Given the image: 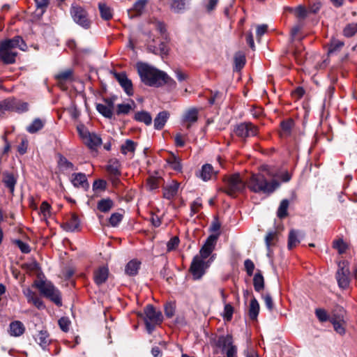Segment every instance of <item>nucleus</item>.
Segmentation results:
<instances>
[{
    "mask_svg": "<svg viewBox=\"0 0 357 357\" xmlns=\"http://www.w3.org/2000/svg\"><path fill=\"white\" fill-rule=\"evenodd\" d=\"M113 202L110 199H102L98 202V209L103 213L108 212L113 206Z\"/></svg>",
    "mask_w": 357,
    "mask_h": 357,
    "instance_id": "nucleus-37",
    "label": "nucleus"
},
{
    "mask_svg": "<svg viewBox=\"0 0 357 357\" xmlns=\"http://www.w3.org/2000/svg\"><path fill=\"white\" fill-rule=\"evenodd\" d=\"M215 175V172H214L212 165L210 164L204 165L202 167L200 172H199V177L204 181H209Z\"/></svg>",
    "mask_w": 357,
    "mask_h": 357,
    "instance_id": "nucleus-22",
    "label": "nucleus"
},
{
    "mask_svg": "<svg viewBox=\"0 0 357 357\" xmlns=\"http://www.w3.org/2000/svg\"><path fill=\"white\" fill-rule=\"evenodd\" d=\"M28 144L29 142L26 139L24 138L22 139L21 143L17 146V151L21 155H24L26 152Z\"/></svg>",
    "mask_w": 357,
    "mask_h": 357,
    "instance_id": "nucleus-61",
    "label": "nucleus"
},
{
    "mask_svg": "<svg viewBox=\"0 0 357 357\" xmlns=\"http://www.w3.org/2000/svg\"><path fill=\"white\" fill-rule=\"evenodd\" d=\"M253 285L256 291H261L264 287V280L260 271L255 273L253 278Z\"/></svg>",
    "mask_w": 357,
    "mask_h": 357,
    "instance_id": "nucleus-33",
    "label": "nucleus"
},
{
    "mask_svg": "<svg viewBox=\"0 0 357 357\" xmlns=\"http://www.w3.org/2000/svg\"><path fill=\"white\" fill-rule=\"evenodd\" d=\"M333 248L337 250L339 254H343L347 249V245L342 239H338L333 242Z\"/></svg>",
    "mask_w": 357,
    "mask_h": 357,
    "instance_id": "nucleus-49",
    "label": "nucleus"
},
{
    "mask_svg": "<svg viewBox=\"0 0 357 357\" xmlns=\"http://www.w3.org/2000/svg\"><path fill=\"white\" fill-rule=\"evenodd\" d=\"M40 214L45 219H47L51 215V206L47 202H43L40 207Z\"/></svg>",
    "mask_w": 357,
    "mask_h": 357,
    "instance_id": "nucleus-46",
    "label": "nucleus"
},
{
    "mask_svg": "<svg viewBox=\"0 0 357 357\" xmlns=\"http://www.w3.org/2000/svg\"><path fill=\"white\" fill-rule=\"evenodd\" d=\"M167 162L171 168L176 172H181L182 165L179 158L172 154L169 158L166 160Z\"/></svg>",
    "mask_w": 357,
    "mask_h": 357,
    "instance_id": "nucleus-35",
    "label": "nucleus"
},
{
    "mask_svg": "<svg viewBox=\"0 0 357 357\" xmlns=\"http://www.w3.org/2000/svg\"><path fill=\"white\" fill-rule=\"evenodd\" d=\"M223 191L229 196H235L241 192L245 188V183L241 179L239 174L230 175L225 178Z\"/></svg>",
    "mask_w": 357,
    "mask_h": 357,
    "instance_id": "nucleus-5",
    "label": "nucleus"
},
{
    "mask_svg": "<svg viewBox=\"0 0 357 357\" xmlns=\"http://www.w3.org/2000/svg\"><path fill=\"white\" fill-rule=\"evenodd\" d=\"M190 0H172L171 8L175 13H179L184 10Z\"/></svg>",
    "mask_w": 357,
    "mask_h": 357,
    "instance_id": "nucleus-38",
    "label": "nucleus"
},
{
    "mask_svg": "<svg viewBox=\"0 0 357 357\" xmlns=\"http://www.w3.org/2000/svg\"><path fill=\"white\" fill-rule=\"evenodd\" d=\"M300 232L298 231L291 229L289 231L288 237V248L289 250L296 247L300 243Z\"/></svg>",
    "mask_w": 357,
    "mask_h": 357,
    "instance_id": "nucleus-28",
    "label": "nucleus"
},
{
    "mask_svg": "<svg viewBox=\"0 0 357 357\" xmlns=\"http://www.w3.org/2000/svg\"><path fill=\"white\" fill-rule=\"evenodd\" d=\"M330 321L332 323L334 330L335 332L341 335L345 334V328L343 326V324L339 321H337L335 319L332 318L330 319Z\"/></svg>",
    "mask_w": 357,
    "mask_h": 357,
    "instance_id": "nucleus-45",
    "label": "nucleus"
},
{
    "mask_svg": "<svg viewBox=\"0 0 357 357\" xmlns=\"http://www.w3.org/2000/svg\"><path fill=\"white\" fill-rule=\"evenodd\" d=\"M214 255L210 259L204 261L200 257H194L190 267V271L194 280H199L205 274L206 268L213 260Z\"/></svg>",
    "mask_w": 357,
    "mask_h": 357,
    "instance_id": "nucleus-7",
    "label": "nucleus"
},
{
    "mask_svg": "<svg viewBox=\"0 0 357 357\" xmlns=\"http://www.w3.org/2000/svg\"><path fill=\"white\" fill-rule=\"evenodd\" d=\"M259 131L258 127L250 122H243L236 125L234 132L240 138L255 137Z\"/></svg>",
    "mask_w": 357,
    "mask_h": 357,
    "instance_id": "nucleus-9",
    "label": "nucleus"
},
{
    "mask_svg": "<svg viewBox=\"0 0 357 357\" xmlns=\"http://www.w3.org/2000/svg\"><path fill=\"white\" fill-rule=\"evenodd\" d=\"M25 332V327L20 321H12L9 325L8 333L11 336L20 337Z\"/></svg>",
    "mask_w": 357,
    "mask_h": 357,
    "instance_id": "nucleus-18",
    "label": "nucleus"
},
{
    "mask_svg": "<svg viewBox=\"0 0 357 357\" xmlns=\"http://www.w3.org/2000/svg\"><path fill=\"white\" fill-rule=\"evenodd\" d=\"M237 353V348L235 345L231 344L227 348V357H236Z\"/></svg>",
    "mask_w": 357,
    "mask_h": 357,
    "instance_id": "nucleus-64",
    "label": "nucleus"
},
{
    "mask_svg": "<svg viewBox=\"0 0 357 357\" xmlns=\"http://www.w3.org/2000/svg\"><path fill=\"white\" fill-rule=\"evenodd\" d=\"M248 188L255 193L272 194L280 185L275 179L268 181L261 173L252 174L246 181Z\"/></svg>",
    "mask_w": 357,
    "mask_h": 357,
    "instance_id": "nucleus-3",
    "label": "nucleus"
},
{
    "mask_svg": "<svg viewBox=\"0 0 357 357\" xmlns=\"http://www.w3.org/2000/svg\"><path fill=\"white\" fill-rule=\"evenodd\" d=\"M245 56L242 52H236L234 55V70L240 71L245 64Z\"/></svg>",
    "mask_w": 357,
    "mask_h": 357,
    "instance_id": "nucleus-32",
    "label": "nucleus"
},
{
    "mask_svg": "<svg viewBox=\"0 0 357 357\" xmlns=\"http://www.w3.org/2000/svg\"><path fill=\"white\" fill-rule=\"evenodd\" d=\"M136 67L141 80L146 85L158 86L163 84H168L170 86H176V82L166 73L148 63L137 62Z\"/></svg>",
    "mask_w": 357,
    "mask_h": 357,
    "instance_id": "nucleus-1",
    "label": "nucleus"
},
{
    "mask_svg": "<svg viewBox=\"0 0 357 357\" xmlns=\"http://www.w3.org/2000/svg\"><path fill=\"white\" fill-rule=\"evenodd\" d=\"M169 117V113L167 111H162L158 114L154 119V128L156 130H161L165 126Z\"/></svg>",
    "mask_w": 357,
    "mask_h": 357,
    "instance_id": "nucleus-21",
    "label": "nucleus"
},
{
    "mask_svg": "<svg viewBox=\"0 0 357 357\" xmlns=\"http://www.w3.org/2000/svg\"><path fill=\"white\" fill-rule=\"evenodd\" d=\"M16 48L22 51L26 50V45L20 36H15L0 42V60L6 64L14 63L17 52Z\"/></svg>",
    "mask_w": 357,
    "mask_h": 357,
    "instance_id": "nucleus-2",
    "label": "nucleus"
},
{
    "mask_svg": "<svg viewBox=\"0 0 357 357\" xmlns=\"http://www.w3.org/2000/svg\"><path fill=\"white\" fill-rule=\"evenodd\" d=\"M234 313V307L231 304H226L224 307L223 317L226 321H230Z\"/></svg>",
    "mask_w": 357,
    "mask_h": 357,
    "instance_id": "nucleus-52",
    "label": "nucleus"
},
{
    "mask_svg": "<svg viewBox=\"0 0 357 357\" xmlns=\"http://www.w3.org/2000/svg\"><path fill=\"white\" fill-rule=\"evenodd\" d=\"M198 119V110L196 108L188 109L183 116V121L188 123L187 128H190L192 123H195Z\"/></svg>",
    "mask_w": 357,
    "mask_h": 357,
    "instance_id": "nucleus-19",
    "label": "nucleus"
},
{
    "mask_svg": "<svg viewBox=\"0 0 357 357\" xmlns=\"http://www.w3.org/2000/svg\"><path fill=\"white\" fill-rule=\"evenodd\" d=\"M259 312V304L255 298L251 299L248 315L252 320H256Z\"/></svg>",
    "mask_w": 357,
    "mask_h": 357,
    "instance_id": "nucleus-24",
    "label": "nucleus"
},
{
    "mask_svg": "<svg viewBox=\"0 0 357 357\" xmlns=\"http://www.w3.org/2000/svg\"><path fill=\"white\" fill-rule=\"evenodd\" d=\"M3 182L9 188L10 192H13L17 183L16 177L10 173H6L3 175Z\"/></svg>",
    "mask_w": 357,
    "mask_h": 357,
    "instance_id": "nucleus-31",
    "label": "nucleus"
},
{
    "mask_svg": "<svg viewBox=\"0 0 357 357\" xmlns=\"http://www.w3.org/2000/svg\"><path fill=\"white\" fill-rule=\"evenodd\" d=\"M114 77L128 96L133 95V87L132 81L128 79L125 73H115Z\"/></svg>",
    "mask_w": 357,
    "mask_h": 357,
    "instance_id": "nucleus-12",
    "label": "nucleus"
},
{
    "mask_svg": "<svg viewBox=\"0 0 357 357\" xmlns=\"http://www.w3.org/2000/svg\"><path fill=\"white\" fill-rule=\"evenodd\" d=\"M137 147V143L131 139H126L125 142L121 146V152L123 155H127L128 153L134 154Z\"/></svg>",
    "mask_w": 357,
    "mask_h": 357,
    "instance_id": "nucleus-27",
    "label": "nucleus"
},
{
    "mask_svg": "<svg viewBox=\"0 0 357 357\" xmlns=\"http://www.w3.org/2000/svg\"><path fill=\"white\" fill-rule=\"evenodd\" d=\"M58 167L62 171H72L75 169L74 165L61 154L59 155Z\"/></svg>",
    "mask_w": 357,
    "mask_h": 357,
    "instance_id": "nucleus-29",
    "label": "nucleus"
},
{
    "mask_svg": "<svg viewBox=\"0 0 357 357\" xmlns=\"http://www.w3.org/2000/svg\"><path fill=\"white\" fill-rule=\"evenodd\" d=\"M278 240V233L275 231H268L265 237V243L267 250L270 251L271 247L275 244Z\"/></svg>",
    "mask_w": 357,
    "mask_h": 357,
    "instance_id": "nucleus-40",
    "label": "nucleus"
},
{
    "mask_svg": "<svg viewBox=\"0 0 357 357\" xmlns=\"http://www.w3.org/2000/svg\"><path fill=\"white\" fill-rule=\"evenodd\" d=\"M161 178L150 176L147 179L146 185L149 190L158 189L160 187Z\"/></svg>",
    "mask_w": 357,
    "mask_h": 357,
    "instance_id": "nucleus-42",
    "label": "nucleus"
},
{
    "mask_svg": "<svg viewBox=\"0 0 357 357\" xmlns=\"http://www.w3.org/2000/svg\"><path fill=\"white\" fill-rule=\"evenodd\" d=\"M77 131L83 142L88 137V135L91 134L84 126H78Z\"/></svg>",
    "mask_w": 357,
    "mask_h": 357,
    "instance_id": "nucleus-63",
    "label": "nucleus"
},
{
    "mask_svg": "<svg viewBox=\"0 0 357 357\" xmlns=\"http://www.w3.org/2000/svg\"><path fill=\"white\" fill-rule=\"evenodd\" d=\"M315 314H316L317 317L318 318V319L321 322H324V321L329 320V316H328L327 312L324 309H321V308L317 309L315 310Z\"/></svg>",
    "mask_w": 357,
    "mask_h": 357,
    "instance_id": "nucleus-53",
    "label": "nucleus"
},
{
    "mask_svg": "<svg viewBox=\"0 0 357 357\" xmlns=\"http://www.w3.org/2000/svg\"><path fill=\"white\" fill-rule=\"evenodd\" d=\"M343 46V42L337 39L332 40L328 50V55H332L340 52Z\"/></svg>",
    "mask_w": 357,
    "mask_h": 357,
    "instance_id": "nucleus-39",
    "label": "nucleus"
},
{
    "mask_svg": "<svg viewBox=\"0 0 357 357\" xmlns=\"http://www.w3.org/2000/svg\"><path fill=\"white\" fill-rule=\"evenodd\" d=\"M179 244V238L177 236L172 237L167 243V250L172 251L176 249Z\"/></svg>",
    "mask_w": 357,
    "mask_h": 357,
    "instance_id": "nucleus-57",
    "label": "nucleus"
},
{
    "mask_svg": "<svg viewBox=\"0 0 357 357\" xmlns=\"http://www.w3.org/2000/svg\"><path fill=\"white\" fill-rule=\"evenodd\" d=\"M219 234H211L206 240L204 244L199 250V255L195 257H200L204 261L208 258L214 250Z\"/></svg>",
    "mask_w": 357,
    "mask_h": 357,
    "instance_id": "nucleus-11",
    "label": "nucleus"
},
{
    "mask_svg": "<svg viewBox=\"0 0 357 357\" xmlns=\"http://www.w3.org/2000/svg\"><path fill=\"white\" fill-rule=\"evenodd\" d=\"M265 305L266 307L271 311L273 309V302L272 298L269 294H266L263 296Z\"/></svg>",
    "mask_w": 357,
    "mask_h": 357,
    "instance_id": "nucleus-62",
    "label": "nucleus"
},
{
    "mask_svg": "<svg viewBox=\"0 0 357 357\" xmlns=\"http://www.w3.org/2000/svg\"><path fill=\"white\" fill-rule=\"evenodd\" d=\"M180 187V183L176 181H172L169 183L162 187V197L163 198L171 200L174 199Z\"/></svg>",
    "mask_w": 357,
    "mask_h": 357,
    "instance_id": "nucleus-13",
    "label": "nucleus"
},
{
    "mask_svg": "<svg viewBox=\"0 0 357 357\" xmlns=\"http://www.w3.org/2000/svg\"><path fill=\"white\" fill-rule=\"evenodd\" d=\"M15 243L18 246V248L20 249L22 252L29 253L31 251L29 245L27 243L23 242L22 241L17 240L15 241Z\"/></svg>",
    "mask_w": 357,
    "mask_h": 357,
    "instance_id": "nucleus-60",
    "label": "nucleus"
},
{
    "mask_svg": "<svg viewBox=\"0 0 357 357\" xmlns=\"http://www.w3.org/2000/svg\"><path fill=\"white\" fill-rule=\"evenodd\" d=\"M39 15H43L49 4V0H34Z\"/></svg>",
    "mask_w": 357,
    "mask_h": 357,
    "instance_id": "nucleus-44",
    "label": "nucleus"
},
{
    "mask_svg": "<svg viewBox=\"0 0 357 357\" xmlns=\"http://www.w3.org/2000/svg\"><path fill=\"white\" fill-rule=\"evenodd\" d=\"M98 8L102 19L104 20H109L113 17V13L112 8L103 3L98 4Z\"/></svg>",
    "mask_w": 357,
    "mask_h": 357,
    "instance_id": "nucleus-30",
    "label": "nucleus"
},
{
    "mask_svg": "<svg viewBox=\"0 0 357 357\" xmlns=\"http://www.w3.org/2000/svg\"><path fill=\"white\" fill-rule=\"evenodd\" d=\"M132 107L130 104H119L117 105L116 114H128Z\"/></svg>",
    "mask_w": 357,
    "mask_h": 357,
    "instance_id": "nucleus-51",
    "label": "nucleus"
},
{
    "mask_svg": "<svg viewBox=\"0 0 357 357\" xmlns=\"http://www.w3.org/2000/svg\"><path fill=\"white\" fill-rule=\"evenodd\" d=\"M141 263L137 260L130 261L125 268V272L128 275H135L137 274Z\"/></svg>",
    "mask_w": 357,
    "mask_h": 357,
    "instance_id": "nucleus-26",
    "label": "nucleus"
},
{
    "mask_svg": "<svg viewBox=\"0 0 357 357\" xmlns=\"http://www.w3.org/2000/svg\"><path fill=\"white\" fill-rule=\"evenodd\" d=\"M147 0H137L133 4L131 9L128 10V15L130 18L141 15L145 10Z\"/></svg>",
    "mask_w": 357,
    "mask_h": 357,
    "instance_id": "nucleus-15",
    "label": "nucleus"
},
{
    "mask_svg": "<svg viewBox=\"0 0 357 357\" xmlns=\"http://www.w3.org/2000/svg\"><path fill=\"white\" fill-rule=\"evenodd\" d=\"M37 287L43 295L50 299L57 306L62 305L61 293L50 282L42 281L37 284Z\"/></svg>",
    "mask_w": 357,
    "mask_h": 357,
    "instance_id": "nucleus-6",
    "label": "nucleus"
},
{
    "mask_svg": "<svg viewBox=\"0 0 357 357\" xmlns=\"http://www.w3.org/2000/svg\"><path fill=\"white\" fill-rule=\"evenodd\" d=\"M289 207V201L283 199L280 204L278 209L277 215L280 218H284L287 215V209Z\"/></svg>",
    "mask_w": 357,
    "mask_h": 357,
    "instance_id": "nucleus-43",
    "label": "nucleus"
},
{
    "mask_svg": "<svg viewBox=\"0 0 357 357\" xmlns=\"http://www.w3.org/2000/svg\"><path fill=\"white\" fill-rule=\"evenodd\" d=\"M134 119L139 122H142L146 126H149L152 123V117L148 112L141 111L135 113Z\"/></svg>",
    "mask_w": 357,
    "mask_h": 357,
    "instance_id": "nucleus-25",
    "label": "nucleus"
},
{
    "mask_svg": "<svg viewBox=\"0 0 357 357\" xmlns=\"http://www.w3.org/2000/svg\"><path fill=\"white\" fill-rule=\"evenodd\" d=\"M357 32V23L349 24L343 30L344 36L351 37Z\"/></svg>",
    "mask_w": 357,
    "mask_h": 357,
    "instance_id": "nucleus-47",
    "label": "nucleus"
},
{
    "mask_svg": "<svg viewBox=\"0 0 357 357\" xmlns=\"http://www.w3.org/2000/svg\"><path fill=\"white\" fill-rule=\"evenodd\" d=\"M44 126V122L40 119H34L32 123L26 128L29 133H36L40 130Z\"/></svg>",
    "mask_w": 357,
    "mask_h": 357,
    "instance_id": "nucleus-36",
    "label": "nucleus"
},
{
    "mask_svg": "<svg viewBox=\"0 0 357 357\" xmlns=\"http://www.w3.org/2000/svg\"><path fill=\"white\" fill-rule=\"evenodd\" d=\"M338 268L336 273V280L340 288L346 289L349 288L351 276L349 263L347 261H342L338 263Z\"/></svg>",
    "mask_w": 357,
    "mask_h": 357,
    "instance_id": "nucleus-8",
    "label": "nucleus"
},
{
    "mask_svg": "<svg viewBox=\"0 0 357 357\" xmlns=\"http://www.w3.org/2000/svg\"><path fill=\"white\" fill-rule=\"evenodd\" d=\"M294 125V121L291 119H288L287 121H284L281 122V128L282 131L285 134H289L291 130V128Z\"/></svg>",
    "mask_w": 357,
    "mask_h": 357,
    "instance_id": "nucleus-55",
    "label": "nucleus"
},
{
    "mask_svg": "<svg viewBox=\"0 0 357 357\" xmlns=\"http://www.w3.org/2000/svg\"><path fill=\"white\" fill-rule=\"evenodd\" d=\"M144 311L145 314L144 323L146 331L151 334L154 331L155 326L162 323V314L160 311L156 310L151 305H148L144 308Z\"/></svg>",
    "mask_w": 357,
    "mask_h": 357,
    "instance_id": "nucleus-4",
    "label": "nucleus"
},
{
    "mask_svg": "<svg viewBox=\"0 0 357 357\" xmlns=\"http://www.w3.org/2000/svg\"><path fill=\"white\" fill-rule=\"evenodd\" d=\"M36 340L43 349H45L50 343L49 334L46 331H40L37 335Z\"/></svg>",
    "mask_w": 357,
    "mask_h": 357,
    "instance_id": "nucleus-34",
    "label": "nucleus"
},
{
    "mask_svg": "<svg viewBox=\"0 0 357 357\" xmlns=\"http://www.w3.org/2000/svg\"><path fill=\"white\" fill-rule=\"evenodd\" d=\"M123 215L120 213H114L111 215L109 222L111 226L116 227L122 220Z\"/></svg>",
    "mask_w": 357,
    "mask_h": 357,
    "instance_id": "nucleus-50",
    "label": "nucleus"
},
{
    "mask_svg": "<svg viewBox=\"0 0 357 357\" xmlns=\"http://www.w3.org/2000/svg\"><path fill=\"white\" fill-rule=\"evenodd\" d=\"M109 275V269L106 266L99 267L94 271L93 279L94 282L98 285H101L105 283Z\"/></svg>",
    "mask_w": 357,
    "mask_h": 357,
    "instance_id": "nucleus-16",
    "label": "nucleus"
},
{
    "mask_svg": "<svg viewBox=\"0 0 357 357\" xmlns=\"http://www.w3.org/2000/svg\"><path fill=\"white\" fill-rule=\"evenodd\" d=\"M80 221L78 216L75 213H72L70 218L62 225V228L66 231L73 232L78 231Z\"/></svg>",
    "mask_w": 357,
    "mask_h": 357,
    "instance_id": "nucleus-14",
    "label": "nucleus"
},
{
    "mask_svg": "<svg viewBox=\"0 0 357 357\" xmlns=\"http://www.w3.org/2000/svg\"><path fill=\"white\" fill-rule=\"evenodd\" d=\"M59 326L63 332H68L69 331L70 321L67 317H61L59 319Z\"/></svg>",
    "mask_w": 357,
    "mask_h": 357,
    "instance_id": "nucleus-54",
    "label": "nucleus"
},
{
    "mask_svg": "<svg viewBox=\"0 0 357 357\" xmlns=\"http://www.w3.org/2000/svg\"><path fill=\"white\" fill-rule=\"evenodd\" d=\"M84 143L91 149H96L102 144V139L100 136L95 133L88 135V137L84 140Z\"/></svg>",
    "mask_w": 357,
    "mask_h": 357,
    "instance_id": "nucleus-20",
    "label": "nucleus"
},
{
    "mask_svg": "<svg viewBox=\"0 0 357 357\" xmlns=\"http://www.w3.org/2000/svg\"><path fill=\"white\" fill-rule=\"evenodd\" d=\"M174 312H175L174 304L172 303H167L165 306V315L169 318H172L174 315Z\"/></svg>",
    "mask_w": 357,
    "mask_h": 357,
    "instance_id": "nucleus-59",
    "label": "nucleus"
},
{
    "mask_svg": "<svg viewBox=\"0 0 357 357\" xmlns=\"http://www.w3.org/2000/svg\"><path fill=\"white\" fill-rule=\"evenodd\" d=\"M244 266L247 274L249 276H252L255 270V264L253 261L250 259H245L244 261Z\"/></svg>",
    "mask_w": 357,
    "mask_h": 357,
    "instance_id": "nucleus-56",
    "label": "nucleus"
},
{
    "mask_svg": "<svg viewBox=\"0 0 357 357\" xmlns=\"http://www.w3.org/2000/svg\"><path fill=\"white\" fill-rule=\"evenodd\" d=\"M218 347L222 349H226L227 347L233 344V337L231 335H220L218 337L216 343Z\"/></svg>",
    "mask_w": 357,
    "mask_h": 357,
    "instance_id": "nucleus-23",
    "label": "nucleus"
},
{
    "mask_svg": "<svg viewBox=\"0 0 357 357\" xmlns=\"http://www.w3.org/2000/svg\"><path fill=\"white\" fill-rule=\"evenodd\" d=\"M202 207V200L200 198L196 199L190 205L191 215L197 213Z\"/></svg>",
    "mask_w": 357,
    "mask_h": 357,
    "instance_id": "nucleus-58",
    "label": "nucleus"
},
{
    "mask_svg": "<svg viewBox=\"0 0 357 357\" xmlns=\"http://www.w3.org/2000/svg\"><path fill=\"white\" fill-rule=\"evenodd\" d=\"M72 183L76 188H89V183L84 173H75L72 175Z\"/></svg>",
    "mask_w": 357,
    "mask_h": 357,
    "instance_id": "nucleus-17",
    "label": "nucleus"
},
{
    "mask_svg": "<svg viewBox=\"0 0 357 357\" xmlns=\"http://www.w3.org/2000/svg\"><path fill=\"white\" fill-rule=\"evenodd\" d=\"M97 111L103 116L107 119H112L113 116V111L109 109L106 105L98 103L96 105Z\"/></svg>",
    "mask_w": 357,
    "mask_h": 357,
    "instance_id": "nucleus-41",
    "label": "nucleus"
},
{
    "mask_svg": "<svg viewBox=\"0 0 357 357\" xmlns=\"http://www.w3.org/2000/svg\"><path fill=\"white\" fill-rule=\"evenodd\" d=\"M73 71L71 70H66L59 73L55 75V78L60 82H65L72 78Z\"/></svg>",
    "mask_w": 357,
    "mask_h": 357,
    "instance_id": "nucleus-48",
    "label": "nucleus"
},
{
    "mask_svg": "<svg viewBox=\"0 0 357 357\" xmlns=\"http://www.w3.org/2000/svg\"><path fill=\"white\" fill-rule=\"evenodd\" d=\"M70 13L73 20L81 26L88 29L90 26V21L88 19L86 11L81 6H72Z\"/></svg>",
    "mask_w": 357,
    "mask_h": 357,
    "instance_id": "nucleus-10",
    "label": "nucleus"
}]
</instances>
